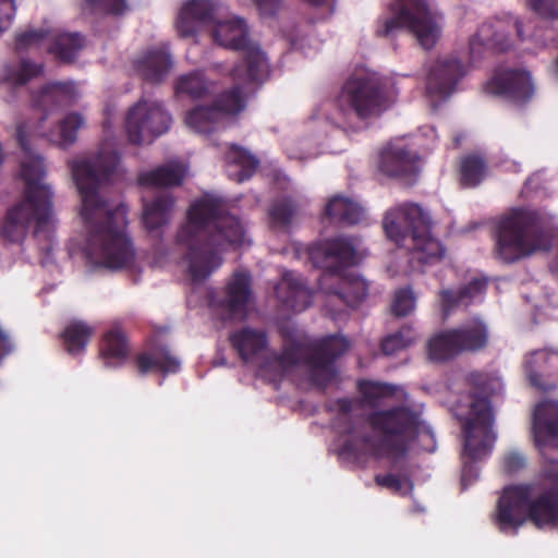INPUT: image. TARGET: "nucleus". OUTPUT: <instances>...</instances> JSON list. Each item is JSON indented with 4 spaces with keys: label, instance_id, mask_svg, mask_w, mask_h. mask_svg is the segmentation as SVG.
Masks as SVG:
<instances>
[{
    "label": "nucleus",
    "instance_id": "f257e3e1",
    "mask_svg": "<svg viewBox=\"0 0 558 558\" xmlns=\"http://www.w3.org/2000/svg\"><path fill=\"white\" fill-rule=\"evenodd\" d=\"M73 180L81 196L80 216L87 238L84 253L95 266L109 269L126 267L134 258V250L126 233V207L113 210L100 197L99 191L119 177V156L110 146L95 155L70 163Z\"/></svg>",
    "mask_w": 558,
    "mask_h": 558
},
{
    "label": "nucleus",
    "instance_id": "f03ea898",
    "mask_svg": "<svg viewBox=\"0 0 558 558\" xmlns=\"http://www.w3.org/2000/svg\"><path fill=\"white\" fill-rule=\"evenodd\" d=\"M245 225L226 211L216 197L204 196L194 202L186 222L180 228L177 244L185 252L183 260L194 282L206 280L223 263L222 253L251 245Z\"/></svg>",
    "mask_w": 558,
    "mask_h": 558
},
{
    "label": "nucleus",
    "instance_id": "7ed1b4c3",
    "mask_svg": "<svg viewBox=\"0 0 558 558\" xmlns=\"http://www.w3.org/2000/svg\"><path fill=\"white\" fill-rule=\"evenodd\" d=\"M84 124L78 113L66 116L59 125L58 132L47 133L41 125L22 124L17 128L16 137L23 149L20 175L25 183V198L9 208L1 229L3 238L11 242H22L28 231L31 221H35V233L49 231L54 227L52 211V191L43 183L45 167L41 158L31 151L27 145L28 135L47 137L50 142L65 147L76 140V132Z\"/></svg>",
    "mask_w": 558,
    "mask_h": 558
},
{
    "label": "nucleus",
    "instance_id": "20e7f679",
    "mask_svg": "<svg viewBox=\"0 0 558 558\" xmlns=\"http://www.w3.org/2000/svg\"><path fill=\"white\" fill-rule=\"evenodd\" d=\"M230 340L241 359L257 367L262 377L276 381L302 369L320 386L335 376L333 361L349 349V342L338 336L324 338L313 344L289 339L282 354L277 355L270 352L266 333L253 328L233 332Z\"/></svg>",
    "mask_w": 558,
    "mask_h": 558
},
{
    "label": "nucleus",
    "instance_id": "39448f33",
    "mask_svg": "<svg viewBox=\"0 0 558 558\" xmlns=\"http://www.w3.org/2000/svg\"><path fill=\"white\" fill-rule=\"evenodd\" d=\"M175 28L180 37H192L202 29H210L214 40L222 47L242 50L244 63L232 70V77L242 84L262 82L269 74L266 54L250 41L244 20L229 16L227 8L210 0H190L181 7Z\"/></svg>",
    "mask_w": 558,
    "mask_h": 558
},
{
    "label": "nucleus",
    "instance_id": "423d86ee",
    "mask_svg": "<svg viewBox=\"0 0 558 558\" xmlns=\"http://www.w3.org/2000/svg\"><path fill=\"white\" fill-rule=\"evenodd\" d=\"M474 392L464 397L456 408V415L463 429V469L461 483L465 488L478 476L477 470L469 462L487 457L496 441L495 414L489 397L502 391L504 385L495 373L473 372L468 376Z\"/></svg>",
    "mask_w": 558,
    "mask_h": 558
},
{
    "label": "nucleus",
    "instance_id": "0eeeda50",
    "mask_svg": "<svg viewBox=\"0 0 558 558\" xmlns=\"http://www.w3.org/2000/svg\"><path fill=\"white\" fill-rule=\"evenodd\" d=\"M530 519L539 529L558 527V462H550L544 482L512 485L499 498L495 523L504 533H515Z\"/></svg>",
    "mask_w": 558,
    "mask_h": 558
},
{
    "label": "nucleus",
    "instance_id": "6e6552de",
    "mask_svg": "<svg viewBox=\"0 0 558 558\" xmlns=\"http://www.w3.org/2000/svg\"><path fill=\"white\" fill-rule=\"evenodd\" d=\"M371 424L375 432L381 433V438H364L362 442L364 453L395 459L408 450L433 451L435 449L432 430L418 421L416 414L404 407L374 413L371 416Z\"/></svg>",
    "mask_w": 558,
    "mask_h": 558
},
{
    "label": "nucleus",
    "instance_id": "1a4fd4ad",
    "mask_svg": "<svg viewBox=\"0 0 558 558\" xmlns=\"http://www.w3.org/2000/svg\"><path fill=\"white\" fill-rule=\"evenodd\" d=\"M383 226L390 240L410 250L412 262L426 266L445 257L446 248L430 233V215L421 205L404 203L390 208L385 215Z\"/></svg>",
    "mask_w": 558,
    "mask_h": 558
},
{
    "label": "nucleus",
    "instance_id": "9d476101",
    "mask_svg": "<svg viewBox=\"0 0 558 558\" xmlns=\"http://www.w3.org/2000/svg\"><path fill=\"white\" fill-rule=\"evenodd\" d=\"M556 236L557 232L536 211L515 209L499 225L497 254L502 260L512 263L547 251Z\"/></svg>",
    "mask_w": 558,
    "mask_h": 558
},
{
    "label": "nucleus",
    "instance_id": "9b49d317",
    "mask_svg": "<svg viewBox=\"0 0 558 558\" xmlns=\"http://www.w3.org/2000/svg\"><path fill=\"white\" fill-rule=\"evenodd\" d=\"M320 255H325L326 263L323 266L327 268L319 281L320 289L333 300L342 301L349 306L362 302L368 291L366 281L355 272L341 274L338 268L332 267L336 262L342 265L356 263V247L353 241L337 238L313 248L311 258L317 266Z\"/></svg>",
    "mask_w": 558,
    "mask_h": 558
},
{
    "label": "nucleus",
    "instance_id": "f8f14e48",
    "mask_svg": "<svg viewBox=\"0 0 558 558\" xmlns=\"http://www.w3.org/2000/svg\"><path fill=\"white\" fill-rule=\"evenodd\" d=\"M400 28L409 29L424 49H430L440 36L441 19L430 12L426 0H395L378 19L376 35L391 36Z\"/></svg>",
    "mask_w": 558,
    "mask_h": 558
},
{
    "label": "nucleus",
    "instance_id": "ddd939ff",
    "mask_svg": "<svg viewBox=\"0 0 558 558\" xmlns=\"http://www.w3.org/2000/svg\"><path fill=\"white\" fill-rule=\"evenodd\" d=\"M390 96L387 80L376 74H357L343 85L338 107L344 120H349L352 114L366 119L381 113Z\"/></svg>",
    "mask_w": 558,
    "mask_h": 558
},
{
    "label": "nucleus",
    "instance_id": "4468645a",
    "mask_svg": "<svg viewBox=\"0 0 558 558\" xmlns=\"http://www.w3.org/2000/svg\"><path fill=\"white\" fill-rule=\"evenodd\" d=\"M170 123L171 118L160 102L142 99L128 110L124 130L130 142L145 144L166 133Z\"/></svg>",
    "mask_w": 558,
    "mask_h": 558
},
{
    "label": "nucleus",
    "instance_id": "2eb2a0df",
    "mask_svg": "<svg viewBox=\"0 0 558 558\" xmlns=\"http://www.w3.org/2000/svg\"><path fill=\"white\" fill-rule=\"evenodd\" d=\"M246 98L240 86L222 93L211 106H197L187 112L186 125L197 133H209L222 124L230 116L240 113Z\"/></svg>",
    "mask_w": 558,
    "mask_h": 558
},
{
    "label": "nucleus",
    "instance_id": "dca6fc26",
    "mask_svg": "<svg viewBox=\"0 0 558 558\" xmlns=\"http://www.w3.org/2000/svg\"><path fill=\"white\" fill-rule=\"evenodd\" d=\"M19 51L45 47L62 61H71L83 47V38L78 34L59 33L45 26L28 28L15 37Z\"/></svg>",
    "mask_w": 558,
    "mask_h": 558
},
{
    "label": "nucleus",
    "instance_id": "f3484780",
    "mask_svg": "<svg viewBox=\"0 0 558 558\" xmlns=\"http://www.w3.org/2000/svg\"><path fill=\"white\" fill-rule=\"evenodd\" d=\"M513 34L522 39V24L511 15L497 17L481 25L470 41L472 54L480 52L482 47L505 51L512 46Z\"/></svg>",
    "mask_w": 558,
    "mask_h": 558
},
{
    "label": "nucleus",
    "instance_id": "a211bd4d",
    "mask_svg": "<svg viewBox=\"0 0 558 558\" xmlns=\"http://www.w3.org/2000/svg\"><path fill=\"white\" fill-rule=\"evenodd\" d=\"M378 169L392 178L414 175L418 170V155L403 140L392 141L381 150Z\"/></svg>",
    "mask_w": 558,
    "mask_h": 558
},
{
    "label": "nucleus",
    "instance_id": "6ab92c4d",
    "mask_svg": "<svg viewBox=\"0 0 558 558\" xmlns=\"http://www.w3.org/2000/svg\"><path fill=\"white\" fill-rule=\"evenodd\" d=\"M486 88L488 93L506 96L515 102L529 100L534 93L530 73L515 70H498Z\"/></svg>",
    "mask_w": 558,
    "mask_h": 558
},
{
    "label": "nucleus",
    "instance_id": "aec40b11",
    "mask_svg": "<svg viewBox=\"0 0 558 558\" xmlns=\"http://www.w3.org/2000/svg\"><path fill=\"white\" fill-rule=\"evenodd\" d=\"M465 74L464 68L457 59L437 61L426 78V90L430 97L446 98Z\"/></svg>",
    "mask_w": 558,
    "mask_h": 558
},
{
    "label": "nucleus",
    "instance_id": "412c9836",
    "mask_svg": "<svg viewBox=\"0 0 558 558\" xmlns=\"http://www.w3.org/2000/svg\"><path fill=\"white\" fill-rule=\"evenodd\" d=\"M532 430L537 447L558 448V402L545 400L536 405Z\"/></svg>",
    "mask_w": 558,
    "mask_h": 558
},
{
    "label": "nucleus",
    "instance_id": "4be33fe9",
    "mask_svg": "<svg viewBox=\"0 0 558 558\" xmlns=\"http://www.w3.org/2000/svg\"><path fill=\"white\" fill-rule=\"evenodd\" d=\"M487 281L484 278H473L459 292L450 289L439 291V307L442 318L449 317L459 308H466L471 304L482 301L486 291Z\"/></svg>",
    "mask_w": 558,
    "mask_h": 558
},
{
    "label": "nucleus",
    "instance_id": "5701e85b",
    "mask_svg": "<svg viewBox=\"0 0 558 558\" xmlns=\"http://www.w3.org/2000/svg\"><path fill=\"white\" fill-rule=\"evenodd\" d=\"M526 377L532 386L539 389L550 388L545 378L558 377V350H536L531 352L524 362Z\"/></svg>",
    "mask_w": 558,
    "mask_h": 558
},
{
    "label": "nucleus",
    "instance_id": "b1692460",
    "mask_svg": "<svg viewBox=\"0 0 558 558\" xmlns=\"http://www.w3.org/2000/svg\"><path fill=\"white\" fill-rule=\"evenodd\" d=\"M276 294L282 305L294 313L306 310L312 302V293L301 278L292 271L283 274L276 286Z\"/></svg>",
    "mask_w": 558,
    "mask_h": 558
},
{
    "label": "nucleus",
    "instance_id": "393cba45",
    "mask_svg": "<svg viewBox=\"0 0 558 558\" xmlns=\"http://www.w3.org/2000/svg\"><path fill=\"white\" fill-rule=\"evenodd\" d=\"M136 72L150 83L162 81L172 68V59L166 47L145 52L134 63Z\"/></svg>",
    "mask_w": 558,
    "mask_h": 558
},
{
    "label": "nucleus",
    "instance_id": "a878e982",
    "mask_svg": "<svg viewBox=\"0 0 558 558\" xmlns=\"http://www.w3.org/2000/svg\"><path fill=\"white\" fill-rule=\"evenodd\" d=\"M187 171V165L182 161L171 160L162 167L141 173L138 181L142 185L146 186L180 185L186 177Z\"/></svg>",
    "mask_w": 558,
    "mask_h": 558
},
{
    "label": "nucleus",
    "instance_id": "bb28decb",
    "mask_svg": "<svg viewBox=\"0 0 558 558\" xmlns=\"http://www.w3.org/2000/svg\"><path fill=\"white\" fill-rule=\"evenodd\" d=\"M252 296L251 277L246 271H235L227 286L226 304L234 315L245 316V307Z\"/></svg>",
    "mask_w": 558,
    "mask_h": 558
},
{
    "label": "nucleus",
    "instance_id": "cd10ccee",
    "mask_svg": "<svg viewBox=\"0 0 558 558\" xmlns=\"http://www.w3.org/2000/svg\"><path fill=\"white\" fill-rule=\"evenodd\" d=\"M228 175L236 182H243L256 170L258 160L247 150L230 145L226 151Z\"/></svg>",
    "mask_w": 558,
    "mask_h": 558
},
{
    "label": "nucleus",
    "instance_id": "c85d7f7f",
    "mask_svg": "<svg viewBox=\"0 0 558 558\" xmlns=\"http://www.w3.org/2000/svg\"><path fill=\"white\" fill-rule=\"evenodd\" d=\"M461 353L464 351H477L488 342V329L481 319H472L461 327L452 329Z\"/></svg>",
    "mask_w": 558,
    "mask_h": 558
},
{
    "label": "nucleus",
    "instance_id": "c756f323",
    "mask_svg": "<svg viewBox=\"0 0 558 558\" xmlns=\"http://www.w3.org/2000/svg\"><path fill=\"white\" fill-rule=\"evenodd\" d=\"M128 344L120 326L113 325L104 336L100 356L108 367L118 366L126 359Z\"/></svg>",
    "mask_w": 558,
    "mask_h": 558
},
{
    "label": "nucleus",
    "instance_id": "7c9ffc66",
    "mask_svg": "<svg viewBox=\"0 0 558 558\" xmlns=\"http://www.w3.org/2000/svg\"><path fill=\"white\" fill-rule=\"evenodd\" d=\"M325 214L332 221L343 225H355L364 218L363 207L343 196H333L327 203Z\"/></svg>",
    "mask_w": 558,
    "mask_h": 558
},
{
    "label": "nucleus",
    "instance_id": "2f4dec72",
    "mask_svg": "<svg viewBox=\"0 0 558 558\" xmlns=\"http://www.w3.org/2000/svg\"><path fill=\"white\" fill-rule=\"evenodd\" d=\"M137 363L142 374H146L150 371L177 373L181 365L179 359L173 356L167 348H159L153 353L141 354L137 359Z\"/></svg>",
    "mask_w": 558,
    "mask_h": 558
},
{
    "label": "nucleus",
    "instance_id": "473e14b6",
    "mask_svg": "<svg viewBox=\"0 0 558 558\" xmlns=\"http://www.w3.org/2000/svg\"><path fill=\"white\" fill-rule=\"evenodd\" d=\"M460 353L461 351L452 329L435 335L427 342V355L432 361H448Z\"/></svg>",
    "mask_w": 558,
    "mask_h": 558
},
{
    "label": "nucleus",
    "instance_id": "72a5a7b5",
    "mask_svg": "<svg viewBox=\"0 0 558 558\" xmlns=\"http://www.w3.org/2000/svg\"><path fill=\"white\" fill-rule=\"evenodd\" d=\"M173 207V199L169 195L156 198L151 204L144 206L143 221L149 231L168 223Z\"/></svg>",
    "mask_w": 558,
    "mask_h": 558
},
{
    "label": "nucleus",
    "instance_id": "f704fd0d",
    "mask_svg": "<svg viewBox=\"0 0 558 558\" xmlns=\"http://www.w3.org/2000/svg\"><path fill=\"white\" fill-rule=\"evenodd\" d=\"M173 207V199L169 195L156 198L151 204L144 206L143 221L149 231L168 223Z\"/></svg>",
    "mask_w": 558,
    "mask_h": 558
},
{
    "label": "nucleus",
    "instance_id": "c9c22d12",
    "mask_svg": "<svg viewBox=\"0 0 558 558\" xmlns=\"http://www.w3.org/2000/svg\"><path fill=\"white\" fill-rule=\"evenodd\" d=\"M93 332L94 329L83 322L70 323L62 333L66 351L73 355L80 354L84 351Z\"/></svg>",
    "mask_w": 558,
    "mask_h": 558
},
{
    "label": "nucleus",
    "instance_id": "e433bc0d",
    "mask_svg": "<svg viewBox=\"0 0 558 558\" xmlns=\"http://www.w3.org/2000/svg\"><path fill=\"white\" fill-rule=\"evenodd\" d=\"M73 99V84L54 83L43 89L38 99V106L46 111L53 106H68Z\"/></svg>",
    "mask_w": 558,
    "mask_h": 558
},
{
    "label": "nucleus",
    "instance_id": "4c0bfd02",
    "mask_svg": "<svg viewBox=\"0 0 558 558\" xmlns=\"http://www.w3.org/2000/svg\"><path fill=\"white\" fill-rule=\"evenodd\" d=\"M359 390L363 395L365 400L372 404H375L380 400L391 398L396 395H399L401 398L407 397V393L403 391L402 388L388 384L368 380L360 381Z\"/></svg>",
    "mask_w": 558,
    "mask_h": 558
},
{
    "label": "nucleus",
    "instance_id": "58836bf2",
    "mask_svg": "<svg viewBox=\"0 0 558 558\" xmlns=\"http://www.w3.org/2000/svg\"><path fill=\"white\" fill-rule=\"evenodd\" d=\"M486 175V163L480 156H468L461 160L460 178L461 183L468 187H474L481 183Z\"/></svg>",
    "mask_w": 558,
    "mask_h": 558
},
{
    "label": "nucleus",
    "instance_id": "ea45409f",
    "mask_svg": "<svg viewBox=\"0 0 558 558\" xmlns=\"http://www.w3.org/2000/svg\"><path fill=\"white\" fill-rule=\"evenodd\" d=\"M175 92L192 98H202L209 92V84L198 71L182 75L175 84Z\"/></svg>",
    "mask_w": 558,
    "mask_h": 558
},
{
    "label": "nucleus",
    "instance_id": "a19ab883",
    "mask_svg": "<svg viewBox=\"0 0 558 558\" xmlns=\"http://www.w3.org/2000/svg\"><path fill=\"white\" fill-rule=\"evenodd\" d=\"M43 73V65L33 64L28 61H22L17 66L7 72L5 80L8 83L17 86L24 85L33 77Z\"/></svg>",
    "mask_w": 558,
    "mask_h": 558
},
{
    "label": "nucleus",
    "instance_id": "79ce46f5",
    "mask_svg": "<svg viewBox=\"0 0 558 558\" xmlns=\"http://www.w3.org/2000/svg\"><path fill=\"white\" fill-rule=\"evenodd\" d=\"M416 339L415 331L410 328H403L400 331L386 337L381 343L383 352L386 355H392L397 351L409 347Z\"/></svg>",
    "mask_w": 558,
    "mask_h": 558
},
{
    "label": "nucleus",
    "instance_id": "37998d69",
    "mask_svg": "<svg viewBox=\"0 0 558 558\" xmlns=\"http://www.w3.org/2000/svg\"><path fill=\"white\" fill-rule=\"evenodd\" d=\"M416 298L410 288L398 290L391 305L392 313L397 316H405L414 311Z\"/></svg>",
    "mask_w": 558,
    "mask_h": 558
},
{
    "label": "nucleus",
    "instance_id": "c03bdc74",
    "mask_svg": "<svg viewBox=\"0 0 558 558\" xmlns=\"http://www.w3.org/2000/svg\"><path fill=\"white\" fill-rule=\"evenodd\" d=\"M270 221L275 228L287 227L294 215V208L290 201L286 199L275 204L270 211Z\"/></svg>",
    "mask_w": 558,
    "mask_h": 558
},
{
    "label": "nucleus",
    "instance_id": "a18cd8bd",
    "mask_svg": "<svg viewBox=\"0 0 558 558\" xmlns=\"http://www.w3.org/2000/svg\"><path fill=\"white\" fill-rule=\"evenodd\" d=\"M375 481L377 485L401 495L411 493L413 489V484L408 477H399L392 474L376 475Z\"/></svg>",
    "mask_w": 558,
    "mask_h": 558
},
{
    "label": "nucleus",
    "instance_id": "49530a36",
    "mask_svg": "<svg viewBox=\"0 0 558 558\" xmlns=\"http://www.w3.org/2000/svg\"><path fill=\"white\" fill-rule=\"evenodd\" d=\"M529 7L546 19L558 17V0H526Z\"/></svg>",
    "mask_w": 558,
    "mask_h": 558
},
{
    "label": "nucleus",
    "instance_id": "de8ad7c7",
    "mask_svg": "<svg viewBox=\"0 0 558 558\" xmlns=\"http://www.w3.org/2000/svg\"><path fill=\"white\" fill-rule=\"evenodd\" d=\"M526 465V460L523 454L517 451L507 453L504 458L502 468L508 474H515L523 470Z\"/></svg>",
    "mask_w": 558,
    "mask_h": 558
},
{
    "label": "nucleus",
    "instance_id": "09e8293b",
    "mask_svg": "<svg viewBox=\"0 0 558 558\" xmlns=\"http://www.w3.org/2000/svg\"><path fill=\"white\" fill-rule=\"evenodd\" d=\"M15 10V0H0V35L11 25Z\"/></svg>",
    "mask_w": 558,
    "mask_h": 558
},
{
    "label": "nucleus",
    "instance_id": "8fccbe9b",
    "mask_svg": "<svg viewBox=\"0 0 558 558\" xmlns=\"http://www.w3.org/2000/svg\"><path fill=\"white\" fill-rule=\"evenodd\" d=\"M92 4L100 7L108 13L121 14L125 10V0H88Z\"/></svg>",
    "mask_w": 558,
    "mask_h": 558
},
{
    "label": "nucleus",
    "instance_id": "3c124183",
    "mask_svg": "<svg viewBox=\"0 0 558 558\" xmlns=\"http://www.w3.org/2000/svg\"><path fill=\"white\" fill-rule=\"evenodd\" d=\"M262 16H270L277 12L281 0H253Z\"/></svg>",
    "mask_w": 558,
    "mask_h": 558
},
{
    "label": "nucleus",
    "instance_id": "603ef678",
    "mask_svg": "<svg viewBox=\"0 0 558 558\" xmlns=\"http://www.w3.org/2000/svg\"><path fill=\"white\" fill-rule=\"evenodd\" d=\"M340 407H341L342 410H345V411L349 410L350 409V401L349 400H342L340 402Z\"/></svg>",
    "mask_w": 558,
    "mask_h": 558
},
{
    "label": "nucleus",
    "instance_id": "864d4df0",
    "mask_svg": "<svg viewBox=\"0 0 558 558\" xmlns=\"http://www.w3.org/2000/svg\"><path fill=\"white\" fill-rule=\"evenodd\" d=\"M534 181V178H529L526 181H525V186L524 189L525 190H529L530 189V185L533 183Z\"/></svg>",
    "mask_w": 558,
    "mask_h": 558
},
{
    "label": "nucleus",
    "instance_id": "5fc2aeb1",
    "mask_svg": "<svg viewBox=\"0 0 558 558\" xmlns=\"http://www.w3.org/2000/svg\"><path fill=\"white\" fill-rule=\"evenodd\" d=\"M344 451H345V452H348V453H353V452H354V450H353V448L351 447V445H347V446L344 447Z\"/></svg>",
    "mask_w": 558,
    "mask_h": 558
},
{
    "label": "nucleus",
    "instance_id": "6e6d98bb",
    "mask_svg": "<svg viewBox=\"0 0 558 558\" xmlns=\"http://www.w3.org/2000/svg\"><path fill=\"white\" fill-rule=\"evenodd\" d=\"M288 155H289L290 158H301V159L303 158V156H298V155H295L294 153H292L290 150H288Z\"/></svg>",
    "mask_w": 558,
    "mask_h": 558
},
{
    "label": "nucleus",
    "instance_id": "4d7b16f0",
    "mask_svg": "<svg viewBox=\"0 0 558 558\" xmlns=\"http://www.w3.org/2000/svg\"><path fill=\"white\" fill-rule=\"evenodd\" d=\"M554 71L558 75V60L555 63Z\"/></svg>",
    "mask_w": 558,
    "mask_h": 558
},
{
    "label": "nucleus",
    "instance_id": "13d9d810",
    "mask_svg": "<svg viewBox=\"0 0 558 558\" xmlns=\"http://www.w3.org/2000/svg\"><path fill=\"white\" fill-rule=\"evenodd\" d=\"M513 166H514V170L519 171L520 166L518 163H514Z\"/></svg>",
    "mask_w": 558,
    "mask_h": 558
},
{
    "label": "nucleus",
    "instance_id": "bf43d9fd",
    "mask_svg": "<svg viewBox=\"0 0 558 558\" xmlns=\"http://www.w3.org/2000/svg\"><path fill=\"white\" fill-rule=\"evenodd\" d=\"M558 271V269H556Z\"/></svg>",
    "mask_w": 558,
    "mask_h": 558
}]
</instances>
